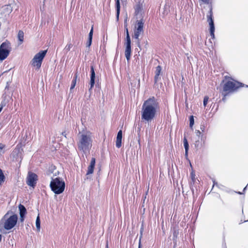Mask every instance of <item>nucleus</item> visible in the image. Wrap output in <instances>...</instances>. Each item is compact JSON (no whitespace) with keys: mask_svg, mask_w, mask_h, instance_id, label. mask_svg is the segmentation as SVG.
Masks as SVG:
<instances>
[{"mask_svg":"<svg viewBox=\"0 0 248 248\" xmlns=\"http://www.w3.org/2000/svg\"><path fill=\"white\" fill-rule=\"evenodd\" d=\"M17 219V215L9 211L1 219L0 225H1L6 230H10L16 225Z\"/></svg>","mask_w":248,"mask_h":248,"instance_id":"f257e3e1","label":"nucleus"},{"mask_svg":"<svg viewBox=\"0 0 248 248\" xmlns=\"http://www.w3.org/2000/svg\"><path fill=\"white\" fill-rule=\"evenodd\" d=\"M92 140L90 134H81L78 142V147L79 150L86 153L92 147Z\"/></svg>","mask_w":248,"mask_h":248,"instance_id":"f03ea898","label":"nucleus"},{"mask_svg":"<svg viewBox=\"0 0 248 248\" xmlns=\"http://www.w3.org/2000/svg\"><path fill=\"white\" fill-rule=\"evenodd\" d=\"M65 182L62 178L56 177L52 178L50 183L51 190L56 194L62 193L65 189Z\"/></svg>","mask_w":248,"mask_h":248,"instance_id":"7ed1b4c3","label":"nucleus"},{"mask_svg":"<svg viewBox=\"0 0 248 248\" xmlns=\"http://www.w3.org/2000/svg\"><path fill=\"white\" fill-rule=\"evenodd\" d=\"M46 52L47 50H42L37 53L31 61V65L39 69L41 67L42 61L46 55Z\"/></svg>","mask_w":248,"mask_h":248,"instance_id":"20e7f679","label":"nucleus"},{"mask_svg":"<svg viewBox=\"0 0 248 248\" xmlns=\"http://www.w3.org/2000/svg\"><path fill=\"white\" fill-rule=\"evenodd\" d=\"M11 50V44L6 41L1 44L0 46V62L3 61L9 55Z\"/></svg>","mask_w":248,"mask_h":248,"instance_id":"39448f33","label":"nucleus"},{"mask_svg":"<svg viewBox=\"0 0 248 248\" xmlns=\"http://www.w3.org/2000/svg\"><path fill=\"white\" fill-rule=\"evenodd\" d=\"M241 83L235 81H227L223 86V91L232 93L241 86Z\"/></svg>","mask_w":248,"mask_h":248,"instance_id":"423d86ee","label":"nucleus"},{"mask_svg":"<svg viewBox=\"0 0 248 248\" xmlns=\"http://www.w3.org/2000/svg\"><path fill=\"white\" fill-rule=\"evenodd\" d=\"M156 109H142L141 119L146 121H151L154 118Z\"/></svg>","mask_w":248,"mask_h":248,"instance_id":"0eeeda50","label":"nucleus"},{"mask_svg":"<svg viewBox=\"0 0 248 248\" xmlns=\"http://www.w3.org/2000/svg\"><path fill=\"white\" fill-rule=\"evenodd\" d=\"M158 108V103L154 97L149 98L145 101L142 108Z\"/></svg>","mask_w":248,"mask_h":248,"instance_id":"6e6552de","label":"nucleus"},{"mask_svg":"<svg viewBox=\"0 0 248 248\" xmlns=\"http://www.w3.org/2000/svg\"><path fill=\"white\" fill-rule=\"evenodd\" d=\"M125 46L124 50V54L127 61L130 59L131 54V39L129 35L126 37L125 42L124 43Z\"/></svg>","mask_w":248,"mask_h":248,"instance_id":"1a4fd4ad","label":"nucleus"},{"mask_svg":"<svg viewBox=\"0 0 248 248\" xmlns=\"http://www.w3.org/2000/svg\"><path fill=\"white\" fill-rule=\"evenodd\" d=\"M37 180L38 176L35 173L29 172L26 181L27 184L28 186L34 188L36 186Z\"/></svg>","mask_w":248,"mask_h":248,"instance_id":"9d476101","label":"nucleus"},{"mask_svg":"<svg viewBox=\"0 0 248 248\" xmlns=\"http://www.w3.org/2000/svg\"><path fill=\"white\" fill-rule=\"evenodd\" d=\"M207 21L208 22L210 26V35L212 38L214 39L215 38V26L213 19V13L212 9H211L209 11V15H207Z\"/></svg>","mask_w":248,"mask_h":248,"instance_id":"9b49d317","label":"nucleus"},{"mask_svg":"<svg viewBox=\"0 0 248 248\" xmlns=\"http://www.w3.org/2000/svg\"><path fill=\"white\" fill-rule=\"evenodd\" d=\"M144 24V20L143 18L136 21V24L135 26V30L143 33V26Z\"/></svg>","mask_w":248,"mask_h":248,"instance_id":"f8f14e48","label":"nucleus"},{"mask_svg":"<svg viewBox=\"0 0 248 248\" xmlns=\"http://www.w3.org/2000/svg\"><path fill=\"white\" fill-rule=\"evenodd\" d=\"M95 74L93 66H91V77H90V88L89 90H91L94 86L95 83Z\"/></svg>","mask_w":248,"mask_h":248,"instance_id":"ddd939ff","label":"nucleus"},{"mask_svg":"<svg viewBox=\"0 0 248 248\" xmlns=\"http://www.w3.org/2000/svg\"><path fill=\"white\" fill-rule=\"evenodd\" d=\"M95 164V159L93 157L91 159L90 164L88 167V170L86 173V175L92 174L93 172V170Z\"/></svg>","mask_w":248,"mask_h":248,"instance_id":"4468645a","label":"nucleus"},{"mask_svg":"<svg viewBox=\"0 0 248 248\" xmlns=\"http://www.w3.org/2000/svg\"><path fill=\"white\" fill-rule=\"evenodd\" d=\"M122 130H119L117 133L116 140V146L118 148H119L122 145Z\"/></svg>","mask_w":248,"mask_h":248,"instance_id":"2eb2a0df","label":"nucleus"},{"mask_svg":"<svg viewBox=\"0 0 248 248\" xmlns=\"http://www.w3.org/2000/svg\"><path fill=\"white\" fill-rule=\"evenodd\" d=\"M10 97L9 96L5 95L3 96V100L0 105V108H3L7 107H10L9 105H6L10 100Z\"/></svg>","mask_w":248,"mask_h":248,"instance_id":"dca6fc26","label":"nucleus"},{"mask_svg":"<svg viewBox=\"0 0 248 248\" xmlns=\"http://www.w3.org/2000/svg\"><path fill=\"white\" fill-rule=\"evenodd\" d=\"M179 234V230L178 227H174L173 229V237L172 240L174 245H176L177 238Z\"/></svg>","mask_w":248,"mask_h":248,"instance_id":"f3484780","label":"nucleus"},{"mask_svg":"<svg viewBox=\"0 0 248 248\" xmlns=\"http://www.w3.org/2000/svg\"><path fill=\"white\" fill-rule=\"evenodd\" d=\"M141 33H143V32L134 30V38L137 40V44L139 46H140V44L139 36Z\"/></svg>","mask_w":248,"mask_h":248,"instance_id":"a211bd4d","label":"nucleus"},{"mask_svg":"<svg viewBox=\"0 0 248 248\" xmlns=\"http://www.w3.org/2000/svg\"><path fill=\"white\" fill-rule=\"evenodd\" d=\"M18 209H19V214L20 215H24L25 216L26 213H27V210H26V208L25 207V206L21 204H20L19 205H18Z\"/></svg>","mask_w":248,"mask_h":248,"instance_id":"6ab92c4d","label":"nucleus"},{"mask_svg":"<svg viewBox=\"0 0 248 248\" xmlns=\"http://www.w3.org/2000/svg\"><path fill=\"white\" fill-rule=\"evenodd\" d=\"M184 145L185 149V155L186 156L188 155V151L189 149V144L187 141V140L186 137L184 138Z\"/></svg>","mask_w":248,"mask_h":248,"instance_id":"aec40b11","label":"nucleus"},{"mask_svg":"<svg viewBox=\"0 0 248 248\" xmlns=\"http://www.w3.org/2000/svg\"><path fill=\"white\" fill-rule=\"evenodd\" d=\"M3 8V11L6 14H9L12 11V8L10 5H5Z\"/></svg>","mask_w":248,"mask_h":248,"instance_id":"412c9836","label":"nucleus"},{"mask_svg":"<svg viewBox=\"0 0 248 248\" xmlns=\"http://www.w3.org/2000/svg\"><path fill=\"white\" fill-rule=\"evenodd\" d=\"M78 78V75L77 73L75 74L74 77V78L72 80L71 87H70V90H72L74 88V87L76 86V82H77V79Z\"/></svg>","mask_w":248,"mask_h":248,"instance_id":"4be33fe9","label":"nucleus"},{"mask_svg":"<svg viewBox=\"0 0 248 248\" xmlns=\"http://www.w3.org/2000/svg\"><path fill=\"white\" fill-rule=\"evenodd\" d=\"M17 37L18 40L20 41V44H21L24 40V32L22 31H19L18 33Z\"/></svg>","mask_w":248,"mask_h":248,"instance_id":"5701e85b","label":"nucleus"},{"mask_svg":"<svg viewBox=\"0 0 248 248\" xmlns=\"http://www.w3.org/2000/svg\"><path fill=\"white\" fill-rule=\"evenodd\" d=\"M5 177L2 170L0 168V185H1L5 181Z\"/></svg>","mask_w":248,"mask_h":248,"instance_id":"b1692460","label":"nucleus"},{"mask_svg":"<svg viewBox=\"0 0 248 248\" xmlns=\"http://www.w3.org/2000/svg\"><path fill=\"white\" fill-rule=\"evenodd\" d=\"M36 227L38 231H40V220L39 216L36 219Z\"/></svg>","mask_w":248,"mask_h":248,"instance_id":"393cba45","label":"nucleus"},{"mask_svg":"<svg viewBox=\"0 0 248 248\" xmlns=\"http://www.w3.org/2000/svg\"><path fill=\"white\" fill-rule=\"evenodd\" d=\"M116 20L118 21L119 20V15H120V6H119L118 5V4H117V7H116Z\"/></svg>","mask_w":248,"mask_h":248,"instance_id":"a878e982","label":"nucleus"},{"mask_svg":"<svg viewBox=\"0 0 248 248\" xmlns=\"http://www.w3.org/2000/svg\"><path fill=\"white\" fill-rule=\"evenodd\" d=\"M194 124V119L193 116L191 115L189 117V126L192 128Z\"/></svg>","mask_w":248,"mask_h":248,"instance_id":"bb28decb","label":"nucleus"},{"mask_svg":"<svg viewBox=\"0 0 248 248\" xmlns=\"http://www.w3.org/2000/svg\"><path fill=\"white\" fill-rule=\"evenodd\" d=\"M161 71V67L159 65L156 67L155 75H160Z\"/></svg>","mask_w":248,"mask_h":248,"instance_id":"cd10ccee","label":"nucleus"},{"mask_svg":"<svg viewBox=\"0 0 248 248\" xmlns=\"http://www.w3.org/2000/svg\"><path fill=\"white\" fill-rule=\"evenodd\" d=\"M202 144L200 143L199 140L196 141L195 143V146L196 148H200L201 147H202Z\"/></svg>","mask_w":248,"mask_h":248,"instance_id":"c85d7f7f","label":"nucleus"},{"mask_svg":"<svg viewBox=\"0 0 248 248\" xmlns=\"http://www.w3.org/2000/svg\"><path fill=\"white\" fill-rule=\"evenodd\" d=\"M209 97L207 96H205L203 99V106L204 107H206V104L208 101Z\"/></svg>","mask_w":248,"mask_h":248,"instance_id":"c756f323","label":"nucleus"},{"mask_svg":"<svg viewBox=\"0 0 248 248\" xmlns=\"http://www.w3.org/2000/svg\"><path fill=\"white\" fill-rule=\"evenodd\" d=\"M93 26H92L91 30H90V31L89 34L88 38L93 39Z\"/></svg>","mask_w":248,"mask_h":248,"instance_id":"7c9ffc66","label":"nucleus"},{"mask_svg":"<svg viewBox=\"0 0 248 248\" xmlns=\"http://www.w3.org/2000/svg\"><path fill=\"white\" fill-rule=\"evenodd\" d=\"M124 28L125 29V31H126V37H127L128 35H129V34L128 29L127 28L126 20H125L124 21Z\"/></svg>","mask_w":248,"mask_h":248,"instance_id":"2f4dec72","label":"nucleus"},{"mask_svg":"<svg viewBox=\"0 0 248 248\" xmlns=\"http://www.w3.org/2000/svg\"><path fill=\"white\" fill-rule=\"evenodd\" d=\"M92 39L88 38V40L86 43V46L90 47L92 44Z\"/></svg>","mask_w":248,"mask_h":248,"instance_id":"473e14b6","label":"nucleus"},{"mask_svg":"<svg viewBox=\"0 0 248 248\" xmlns=\"http://www.w3.org/2000/svg\"><path fill=\"white\" fill-rule=\"evenodd\" d=\"M160 75H155L154 78V81L155 83H156L160 79V77H159Z\"/></svg>","mask_w":248,"mask_h":248,"instance_id":"72a5a7b5","label":"nucleus"},{"mask_svg":"<svg viewBox=\"0 0 248 248\" xmlns=\"http://www.w3.org/2000/svg\"><path fill=\"white\" fill-rule=\"evenodd\" d=\"M5 147V145L2 143H0V155L4 153L3 151H2V149Z\"/></svg>","mask_w":248,"mask_h":248,"instance_id":"f704fd0d","label":"nucleus"},{"mask_svg":"<svg viewBox=\"0 0 248 248\" xmlns=\"http://www.w3.org/2000/svg\"><path fill=\"white\" fill-rule=\"evenodd\" d=\"M71 47H72V44H70L67 45L65 47V49L67 51H68L70 50Z\"/></svg>","mask_w":248,"mask_h":248,"instance_id":"c9c22d12","label":"nucleus"},{"mask_svg":"<svg viewBox=\"0 0 248 248\" xmlns=\"http://www.w3.org/2000/svg\"><path fill=\"white\" fill-rule=\"evenodd\" d=\"M25 216L24 215H20V221L21 222H23L24 220Z\"/></svg>","mask_w":248,"mask_h":248,"instance_id":"e433bc0d","label":"nucleus"},{"mask_svg":"<svg viewBox=\"0 0 248 248\" xmlns=\"http://www.w3.org/2000/svg\"><path fill=\"white\" fill-rule=\"evenodd\" d=\"M196 134L197 136L200 137L201 133L200 130H196Z\"/></svg>","mask_w":248,"mask_h":248,"instance_id":"4c0bfd02","label":"nucleus"},{"mask_svg":"<svg viewBox=\"0 0 248 248\" xmlns=\"http://www.w3.org/2000/svg\"><path fill=\"white\" fill-rule=\"evenodd\" d=\"M201 129L202 131V132H204L205 130V126L204 125H201Z\"/></svg>","mask_w":248,"mask_h":248,"instance_id":"58836bf2","label":"nucleus"},{"mask_svg":"<svg viewBox=\"0 0 248 248\" xmlns=\"http://www.w3.org/2000/svg\"><path fill=\"white\" fill-rule=\"evenodd\" d=\"M115 1H116V3H115L116 7H117V4H118V5L119 6H120V0H115Z\"/></svg>","mask_w":248,"mask_h":248,"instance_id":"ea45409f","label":"nucleus"},{"mask_svg":"<svg viewBox=\"0 0 248 248\" xmlns=\"http://www.w3.org/2000/svg\"><path fill=\"white\" fill-rule=\"evenodd\" d=\"M62 135L64 136L65 137H66V132H62Z\"/></svg>","mask_w":248,"mask_h":248,"instance_id":"a19ab883","label":"nucleus"},{"mask_svg":"<svg viewBox=\"0 0 248 248\" xmlns=\"http://www.w3.org/2000/svg\"><path fill=\"white\" fill-rule=\"evenodd\" d=\"M141 248L140 240V242H139V248Z\"/></svg>","mask_w":248,"mask_h":248,"instance_id":"79ce46f5","label":"nucleus"},{"mask_svg":"<svg viewBox=\"0 0 248 248\" xmlns=\"http://www.w3.org/2000/svg\"><path fill=\"white\" fill-rule=\"evenodd\" d=\"M213 183H214L213 186H217V183L215 182V181H213Z\"/></svg>","mask_w":248,"mask_h":248,"instance_id":"37998d69","label":"nucleus"},{"mask_svg":"<svg viewBox=\"0 0 248 248\" xmlns=\"http://www.w3.org/2000/svg\"><path fill=\"white\" fill-rule=\"evenodd\" d=\"M201 0L204 2H206L207 1V0Z\"/></svg>","mask_w":248,"mask_h":248,"instance_id":"c03bdc74","label":"nucleus"},{"mask_svg":"<svg viewBox=\"0 0 248 248\" xmlns=\"http://www.w3.org/2000/svg\"><path fill=\"white\" fill-rule=\"evenodd\" d=\"M246 188H247V186H246V187L244 188V191H245V190H246Z\"/></svg>","mask_w":248,"mask_h":248,"instance_id":"a18cd8bd","label":"nucleus"},{"mask_svg":"<svg viewBox=\"0 0 248 248\" xmlns=\"http://www.w3.org/2000/svg\"><path fill=\"white\" fill-rule=\"evenodd\" d=\"M238 193L239 194H242V193L240 192H239Z\"/></svg>","mask_w":248,"mask_h":248,"instance_id":"49530a36","label":"nucleus"},{"mask_svg":"<svg viewBox=\"0 0 248 248\" xmlns=\"http://www.w3.org/2000/svg\"><path fill=\"white\" fill-rule=\"evenodd\" d=\"M106 248H108V245H107V246H106Z\"/></svg>","mask_w":248,"mask_h":248,"instance_id":"de8ad7c7","label":"nucleus"},{"mask_svg":"<svg viewBox=\"0 0 248 248\" xmlns=\"http://www.w3.org/2000/svg\"><path fill=\"white\" fill-rule=\"evenodd\" d=\"M1 110H2V109H0V112H1Z\"/></svg>","mask_w":248,"mask_h":248,"instance_id":"09e8293b","label":"nucleus"}]
</instances>
